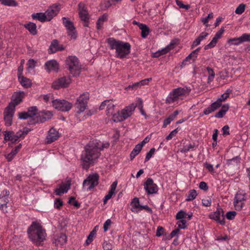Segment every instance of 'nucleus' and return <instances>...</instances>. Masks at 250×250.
I'll use <instances>...</instances> for the list:
<instances>
[{
    "mask_svg": "<svg viewBox=\"0 0 250 250\" xmlns=\"http://www.w3.org/2000/svg\"><path fill=\"white\" fill-rule=\"evenodd\" d=\"M17 153V152H16V150L13 149L10 153L5 155L6 158L7 159V161L9 162L11 161L14 156Z\"/></svg>",
    "mask_w": 250,
    "mask_h": 250,
    "instance_id": "nucleus-56",
    "label": "nucleus"
},
{
    "mask_svg": "<svg viewBox=\"0 0 250 250\" xmlns=\"http://www.w3.org/2000/svg\"><path fill=\"white\" fill-rule=\"evenodd\" d=\"M53 106L59 110L66 112L71 109L72 104L64 100L57 99L53 101Z\"/></svg>",
    "mask_w": 250,
    "mask_h": 250,
    "instance_id": "nucleus-10",
    "label": "nucleus"
},
{
    "mask_svg": "<svg viewBox=\"0 0 250 250\" xmlns=\"http://www.w3.org/2000/svg\"><path fill=\"white\" fill-rule=\"evenodd\" d=\"M190 90V87L187 86L175 88L173 89L167 98L166 103L170 104L177 102L181 96L188 95Z\"/></svg>",
    "mask_w": 250,
    "mask_h": 250,
    "instance_id": "nucleus-4",
    "label": "nucleus"
},
{
    "mask_svg": "<svg viewBox=\"0 0 250 250\" xmlns=\"http://www.w3.org/2000/svg\"><path fill=\"white\" fill-rule=\"evenodd\" d=\"M140 85L139 84V83L138 82L135 83L132 85H128L126 89L127 90H135L137 89L139 87H140Z\"/></svg>",
    "mask_w": 250,
    "mask_h": 250,
    "instance_id": "nucleus-62",
    "label": "nucleus"
},
{
    "mask_svg": "<svg viewBox=\"0 0 250 250\" xmlns=\"http://www.w3.org/2000/svg\"><path fill=\"white\" fill-rule=\"evenodd\" d=\"M114 107L115 105L111 103H109L107 104V114L108 116H112L113 117L114 115L117 114V113H114Z\"/></svg>",
    "mask_w": 250,
    "mask_h": 250,
    "instance_id": "nucleus-41",
    "label": "nucleus"
},
{
    "mask_svg": "<svg viewBox=\"0 0 250 250\" xmlns=\"http://www.w3.org/2000/svg\"><path fill=\"white\" fill-rule=\"evenodd\" d=\"M30 130L27 128H23L22 130L18 131L16 134H15L13 131H4V141H11L12 143L16 142L19 138H23L26 135Z\"/></svg>",
    "mask_w": 250,
    "mask_h": 250,
    "instance_id": "nucleus-8",
    "label": "nucleus"
},
{
    "mask_svg": "<svg viewBox=\"0 0 250 250\" xmlns=\"http://www.w3.org/2000/svg\"><path fill=\"white\" fill-rule=\"evenodd\" d=\"M99 176L95 173L90 175L83 182V188L87 191L91 190L98 184Z\"/></svg>",
    "mask_w": 250,
    "mask_h": 250,
    "instance_id": "nucleus-9",
    "label": "nucleus"
},
{
    "mask_svg": "<svg viewBox=\"0 0 250 250\" xmlns=\"http://www.w3.org/2000/svg\"><path fill=\"white\" fill-rule=\"evenodd\" d=\"M107 16L105 14H104L99 18L97 22V28L98 29H101L104 22L107 20Z\"/></svg>",
    "mask_w": 250,
    "mask_h": 250,
    "instance_id": "nucleus-40",
    "label": "nucleus"
},
{
    "mask_svg": "<svg viewBox=\"0 0 250 250\" xmlns=\"http://www.w3.org/2000/svg\"><path fill=\"white\" fill-rule=\"evenodd\" d=\"M96 234V231L95 229L92 231H91L90 234L88 235L85 241L86 245H89L93 241V238L95 236Z\"/></svg>",
    "mask_w": 250,
    "mask_h": 250,
    "instance_id": "nucleus-46",
    "label": "nucleus"
},
{
    "mask_svg": "<svg viewBox=\"0 0 250 250\" xmlns=\"http://www.w3.org/2000/svg\"><path fill=\"white\" fill-rule=\"evenodd\" d=\"M234 200L244 202L246 200L245 192L243 190H239L235 195Z\"/></svg>",
    "mask_w": 250,
    "mask_h": 250,
    "instance_id": "nucleus-36",
    "label": "nucleus"
},
{
    "mask_svg": "<svg viewBox=\"0 0 250 250\" xmlns=\"http://www.w3.org/2000/svg\"><path fill=\"white\" fill-rule=\"evenodd\" d=\"M79 14L81 19L84 22L89 20L88 13L86 5L83 2L78 4Z\"/></svg>",
    "mask_w": 250,
    "mask_h": 250,
    "instance_id": "nucleus-18",
    "label": "nucleus"
},
{
    "mask_svg": "<svg viewBox=\"0 0 250 250\" xmlns=\"http://www.w3.org/2000/svg\"><path fill=\"white\" fill-rule=\"evenodd\" d=\"M228 43L231 45H237L241 43L240 37L230 39L228 40Z\"/></svg>",
    "mask_w": 250,
    "mask_h": 250,
    "instance_id": "nucleus-48",
    "label": "nucleus"
},
{
    "mask_svg": "<svg viewBox=\"0 0 250 250\" xmlns=\"http://www.w3.org/2000/svg\"><path fill=\"white\" fill-rule=\"evenodd\" d=\"M187 221L184 219L179 220L177 222V225L179 229H184L187 228Z\"/></svg>",
    "mask_w": 250,
    "mask_h": 250,
    "instance_id": "nucleus-57",
    "label": "nucleus"
},
{
    "mask_svg": "<svg viewBox=\"0 0 250 250\" xmlns=\"http://www.w3.org/2000/svg\"><path fill=\"white\" fill-rule=\"evenodd\" d=\"M53 114L52 112L48 110H42L38 113L36 116L37 123H44L51 119Z\"/></svg>",
    "mask_w": 250,
    "mask_h": 250,
    "instance_id": "nucleus-12",
    "label": "nucleus"
},
{
    "mask_svg": "<svg viewBox=\"0 0 250 250\" xmlns=\"http://www.w3.org/2000/svg\"><path fill=\"white\" fill-rule=\"evenodd\" d=\"M137 104H132L125 107L121 112H118L117 114L113 115V121L119 122L125 120L132 114Z\"/></svg>",
    "mask_w": 250,
    "mask_h": 250,
    "instance_id": "nucleus-7",
    "label": "nucleus"
},
{
    "mask_svg": "<svg viewBox=\"0 0 250 250\" xmlns=\"http://www.w3.org/2000/svg\"><path fill=\"white\" fill-rule=\"evenodd\" d=\"M1 4L11 7L18 6V3L15 0H0Z\"/></svg>",
    "mask_w": 250,
    "mask_h": 250,
    "instance_id": "nucleus-37",
    "label": "nucleus"
},
{
    "mask_svg": "<svg viewBox=\"0 0 250 250\" xmlns=\"http://www.w3.org/2000/svg\"><path fill=\"white\" fill-rule=\"evenodd\" d=\"M245 9V5L244 4L241 3L239 5V6L236 8L235 12L237 14H242Z\"/></svg>",
    "mask_w": 250,
    "mask_h": 250,
    "instance_id": "nucleus-52",
    "label": "nucleus"
},
{
    "mask_svg": "<svg viewBox=\"0 0 250 250\" xmlns=\"http://www.w3.org/2000/svg\"><path fill=\"white\" fill-rule=\"evenodd\" d=\"M179 112L178 110H175L173 113L170 115L168 117L166 118L163 123V127H166L168 125H169L178 115Z\"/></svg>",
    "mask_w": 250,
    "mask_h": 250,
    "instance_id": "nucleus-30",
    "label": "nucleus"
},
{
    "mask_svg": "<svg viewBox=\"0 0 250 250\" xmlns=\"http://www.w3.org/2000/svg\"><path fill=\"white\" fill-rule=\"evenodd\" d=\"M195 146L194 144H190L188 145V146H184L182 148V149L181 150V151L182 152L186 153V152L189 151L190 149L193 148L195 147Z\"/></svg>",
    "mask_w": 250,
    "mask_h": 250,
    "instance_id": "nucleus-55",
    "label": "nucleus"
},
{
    "mask_svg": "<svg viewBox=\"0 0 250 250\" xmlns=\"http://www.w3.org/2000/svg\"><path fill=\"white\" fill-rule=\"evenodd\" d=\"M103 248L104 250H111L112 249V245L107 241H104L103 244Z\"/></svg>",
    "mask_w": 250,
    "mask_h": 250,
    "instance_id": "nucleus-60",
    "label": "nucleus"
},
{
    "mask_svg": "<svg viewBox=\"0 0 250 250\" xmlns=\"http://www.w3.org/2000/svg\"><path fill=\"white\" fill-rule=\"evenodd\" d=\"M64 49V48L62 45H60L59 42L57 40H54L50 45L49 48V53H54L58 51H62Z\"/></svg>",
    "mask_w": 250,
    "mask_h": 250,
    "instance_id": "nucleus-24",
    "label": "nucleus"
},
{
    "mask_svg": "<svg viewBox=\"0 0 250 250\" xmlns=\"http://www.w3.org/2000/svg\"><path fill=\"white\" fill-rule=\"evenodd\" d=\"M60 137V134L58 131L52 127L49 129L48 134L46 138V141L47 144H51L57 140Z\"/></svg>",
    "mask_w": 250,
    "mask_h": 250,
    "instance_id": "nucleus-19",
    "label": "nucleus"
},
{
    "mask_svg": "<svg viewBox=\"0 0 250 250\" xmlns=\"http://www.w3.org/2000/svg\"><path fill=\"white\" fill-rule=\"evenodd\" d=\"M137 106H138L139 109L140 110L141 114L146 118V114L145 111L143 109V101L141 99H139L138 100V104H137Z\"/></svg>",
    "mask_w": 250,
    "mask_h": 250,
    "instance_id": "nucleus-51",
    "label": "nucleus"
},
{
    "mask_svg": "<svg viewBox=\"0 0 250 250\" xmlns=\"http://www.w3.org/2000/svg\"><path fill=\"white\" fill-rule=\"evenodd\" d=\"M89 99V94L84 92L78 97L74 104L76 112L77 114L83 112L87 107L88 101Z\"/></svg>",
    "mask_w": 250,
    "mask_h": 250,
    "instance_id": "nucleus-6",
    "label": "nucleus"
},
{
    "mask_svg": "<svg viewBox=\"0 0 250 250\" xmlns=\"http://www.w3.org/2000/svg\"><path fill=\"white\" fill-rule=\"evenodd\" d=\"M67 241V237L65 234L61 233L59 235L57 236L55 238L53 243L57 246H62L65 244Z\"/></svg>",
    "mask_w": 250,
    "mask_h": 250,
    "instance_id": "nucleus-25",
    "label": "nucleus"
},
{
    "mask_svg": "<svg viewBox=\"0 0 250 250\" xmlns=\"http://www.w3.org/2000/svg\"><path fill=\"white\" fill-rule=\"evenodd\" d=\"M173 43L171 42L168 45L161 50H158L154 54V57H159L161 55L166 54L173 48Z\"/></svg>",
    "mask_w": 250,
    "mask_h": 250,
    "instance_id": "nucleus-28",
    "label": "nucleus"
},
{
    "mask_svg": "<svg viewBox=\"0 0 250 250\" xmlns=\"http://www.w3.org/2000/svg\"><path fill=\"white\" fill-rule=\"evenodd\" d=\"M24 93L23 92H19L15 93L12 97V101L9 103L8 106L12 107L14 106V109H15L16 105H18L22 101Z\"/></svg>",
    "mask_w": 250,
    "mask_h": 250,
    "instance_id": "nucleus-17",
    "label": "nucleus"
},
{
    "mask_svg": "<svg viewBox=\"0 0 250 250\" xmlns=\"http://www.w3.org/2000/svg\"><path fill=\"white\" fill-rule=\"evenodd\" d=\"M142 146H141L139 144L136 145L133 150L130 153V158L133 159L137 155L142 149Z\"/></svg>",
    "mask_w": 250,
    "mask_h": 250,
    "instance_id": "nucleus-38",
    "label": "nucleus"
},
{
    "mask_svg": "<svg viewBox=\"0 0 250 250\" xmlns=\"http://www.w3.org/2000/svg\"><path fill=\"white\" fill-rule=\"evenodd\" d=\"M71 83L69 77H63L54 81L52 83V87L58 89L61 87H66Z\"/></svg>",
    "mask_w": 250,
    "mask_h": 250,
    "instance_id": "nucleus-13",
    "label": "nucleus"
},
{
    "mask_svg": "<svg viewBox=\"0 0 250 250\" xmlns=\"http://www.w3.org/2000/svg\"><path fill=\"white\" fill-rule=\"evenodd\" d=\"M62 20L63 21V25L66 28L67 31L75 29V27L73 24V23L71 21L65 17H63Z\"/></svg>",
    "mask_w": 250,
    "mask_h": 250,
    "instance_id": "nucleus-34",
    "label": "nucleus"
},
{
    "mask_svg": "<svg viewBox=\"0 0 250 250\" xmlns=\"http://www.w3.org/2000/svg\"><path fill=\"white\" fill-rule=\"evenodd\" d=\"M107 42L110 49L116 50L117 58L123 59L130 53L131 46L128 42L116 40L114 38H108Z\"/></svg>",
    "mask_w": 250,
    "mask_h": 250,
    "instance_id": "nucleus-3",
    "label": "nucleus"
},
{
    "mask_svg": "<svg viewBox=\"0 0 250 250\" xmlns=\"http://www.w3.org/2000/svg\"><path fill=\"white\" fill-rule=\"evenodd\" d=\"M131 205L132 206L131 210L132 211H135V209L139 208L141 205L139 204V199L137 197L133 198L131 203Z\"/></svg>",
    "mask_w": 250,
    "mask_h": 250,
    "instance_id": "nucleus-43",
    "label": "nucleus"
},
{
    "mask_svg": "<svg viewBox=\"0 0 250 250\" xmlns=\"http://www.w3.org/2000/svg\"><path fill=\"white\" fill-rule=\"evenodd\" d=\"M45 69L48 72H57L59 69V65L58 62L54 60L47 61L45 63Z\"/></svg>",
    "mask_w": 250,
    "mask_h": 250,
    "instance_id": "nucleus-21",
    "label": "nucleus"
},
{
    "mask_svg": "<svg viewBox=\"0 0 250 250\" xmlns=\"http://www.w3.org/2000/svg\"><path fill=\"white\" fill-rule=\"evenodd\" d=\"M221 106V104L217 101L211 104L208 107L205 108L204 110V113L205 115H208L209 114L214 112L219 107Z\"/></svg>",
    "mask_w": 250,
    "mask_h": 250,
    "instance_id": "nucleus-26",
    "label": "nucleus"
},
{
    "mask_svg": "<svg viewBox=\"0 0 250 250\" xmlns=\"http://www.w3.org/2000/svg\"><path fill=\"white\" fill-rule=\"evenodd\" d=\"M176 2L177 3V5L181 8H184L185 9H188L190 8V6L188 4L185 5L183 3L182 1L179 0H176Z\"/></svg>",
    "mask_w": 250,
    "mask_h": 250,
    "instance_id": "nucleus-63",
    "label": "nucleus"
},
{
    "mask_svg": "<svg viewBox=\"0 0 250 250\" xmlns=\"http://www.w3.org/2000/svg\"><path fill=\"white\" fill-rule=\"evenodd\" d=\"M231 92V90L230 89H227L226 92L222 94L221 97L217 100V101L222 104V102L225 101L228 98L229 94H230Z\"/></svg>",
    "mask_w": 250,
    "mask_h": 250,
    "instance_id": "nucleus-42",
    "label": "nucleus"
},
{
    "mask_svg": "<svg viewBox=\"0 0 250 250\" xmlns=\"http://www.w3.org/2000/svg\"><path fill=\"white\" fill-rule=\"evenodd\" d=\"M241 43L246 42H250V34H243L240 37Z\"/></svg>",
    "mask_w": 250,
    "mask_h": 250,
    "instance_id": "nucleus-54",
    "label": "nucleus"
},
{
    "mask_svg": "<svg viewBox=\"0 0 250 250\" xmlns=\"http://www.w3.org/2000/svg\"><path fill=\"white\" fill-rule=\"evenodd\" d=\"M27 233L30 240L37 245H40L46 236L45 230L37 221L32 223L27 229Z\"/></svg>",
    "mask_w": 250,
    "mask_h": 250,
    "instance_id": "nucleus-2",
    "label": "nucleus"
},
{
    "mask_svg": "<svg viewBox=\"0 0 250 250\" xmlns=\"http://www.w3.org/2000/svg\"><path fill=\"white\" fill-rule=\"evenodd\" d=\"M71 184L69 182L62 183L58 185L54 191L56 195H61L64 193H66L70 188Z\"/></svg>",
    "mask_w": 250,
    "mask_h": 250,
    "instance_id": "nucleus-23",
    "label": "nucleus"
},
{
    "mask_svg": "<svg viewBox=\"0 0 250 250\" xmlns=\"http://www.w3.org/2000/svg\"><path fill=\"white\" fill-rule=\"evenodd\" d=\"M24 27L28 30L31 34L35 35L37 34V26L35 23L29 22L24 24Z\"/></svg>",
    "mask_w": 250,
    "mask_h": 250,
    "instance_id": "nucleus-29",
    "label": "nucleus"
},
{
    "mask_svg": "<svg viewBox=\"0 0 250 250\" xmlns=\"http://www.w3.org/2000/svg\"><path fill=\"white\" fill-rule=\"evenodd\" d=\"M236 212L235 211H230L227 213L226 216V218L229 220H232L234 218Z\"/></svg>",
    "mask_w": 250,
    "mask_h": 250,
    "instance_id": "nucleus-58",
    "label": "nucleus"
},
{
    "mask_svg": "<svg viewBox=\"0 0 250 250\" xmlns=\"http://www.w3.org/2000/svg\"><path fill=\"white\" fill-rule=\"evenodd\" d=\"M209 218L221 225H224L225 223L224 212L221 208H218L215 212L210 214Z\"/></svg>",
    "mask_w": 250,
    "mask_h": 250,
    "instance_id": "nucleus-15",
    "label": "nucleus"
},
{
    "mask_svg": "<svg viewBox=\"0 0 250 250\" xmlns=\"http://www.w3.org/2000/svg\"><path fill=\"white\" fill-rule=\"evenodd\" d=\"M31 17L33 20H37L42 22L47 21L44 13H34L32 14Z\"/></svg>",
    "mask_w": 250,
    "mask_h": 250,
    "instance_id": "nucleus-32",
    "label": "nucleus"
},
{
    "mask_svg": "<svg viewBox=\"0 0 250 250\" xmlns=\"http://www.w3.org/2000/svg\"><path fill=\"white\" fill-rule=\"evenodd\" d=\"M244 205V202L241 201H238L234 200V206L236 210H240L242 209L243 206Z\"/></svg>",
    "mask_w": 250,
    "mask_h": 250,
    "instance_id": "nucleus-49",
    "label": "nucleus"
},
{
    "mask_svg": "<svg viewBox=\"0 0 250 250\" xmlns=\"http://www.w3.org/2000/svg\"><path fill=\"white\" fill-rule=\"evenodd\" d=\"M109 146L108 142L103 143L98 140L90 141L85 146L84 151L81 155V159L83 161V167L88 169L90 165L93 164L100 157V151Z\"/></svg>",
    "mask_w": 250,
    "mask_h": 250,
    "instance_id": "nucleus-1",
    "label": "nucleus"
},
{
    "mask_svg": "<svg viewBox=\"0 0 250 250\" xmlns=\"http://www.w3.org/2000/svg\"><path fill=\"white\" fill-rule=\"evenodd\" d=\"M207 70L208 74V83H210L213 81V80L214 78L215 73H214V71L213 70V69L209 67H208L207 68Z\"/></svg>",
    "mask_w": 250,
    "mask_h": 250,
    "instance_id": "nucleus-44",
    "label": "nucleus"
},
{
    "mask_svg": "<svg viewBox=\"0 0 250 250\" xmlns=\"http://www.w3.org/2000/svg\"><path fill=\"white\" fill-rule=\"evenodd\" d=\"M197 195L196 191L194 189L190 190L186 199L187 201H192L194 199Z\"/></svg>",
    "mask_w": 250,
    "mask_h": 250,
    "instance_id": "nucleus-47",
    "label": "nucleus"
},
{
    "mask_svg": "<svg viewBox=\"0 0 250 250\" xmlns=\"http://www.w3.org/2000/svg\"><path fill=\"white\" fill-rule=\"evenodd\" d=\"M20 83L23 87L28 88L31 85V82L29 79H27L23 76H19V77Z\"/></svg>",
    "mask_w": 250,
    "mask_h": 250,
    "instance_id": "nucleus-39",
    "label": "nucleus"
},
{
    "mask_svg": "<svg viewBox=\"0 0 250 250\" xmlns=\"http://www.w3.org/2000/svg\"><path fill=\"white\" fill-rule=\"evenodd\" d=\"M145 189L148 194L156 193L158 191L157 185L154 183L153 181L151 178H148L145 185Z\"/></svg>",
    "mask_w": 250,
    "mask_h": 250,
    "instance_id": "nucleus-16",
    "label": "nucleus"
},
{
    "mask_svg": "<svg viewBox=\"0 0 250 250\" xmlns=\"http://www.w3.org/2000/svg\"><path fill=\"white\" fill-rule=\"evenodd\" d=\"M187 213L186 212L181 210L179 211L176 214V219H183V218L186 217Z\"/></svg>",
    "mask_w": 250,
    "mask_h": 250,
    "instance_id": "nucleus-61",
    "label": "nucleus"
},
{
    "mask_svg": "<svg viewBox=\"0 0 250 250\" xmlns=\"http://www.w3.org/2000/svg\"><path fill=\"white\" fill-rule=\"evenodd\" d=\"M202 204L205 207H209L211 205V200L209 198L203 199L202 200Z\"/></svg>",
    "mask_w": 250,
    "mask_h": 250,
    "instance_id": "nucleus-64",
    "label": "nucleus"
},
{
    "mask_svg": "<svg viewBox=\"0 0 250 250\" xmlns=\"http://www.w3.org/2000/svg\"><path fill=\"white\" fill-rule=\"evenodd\" d=\"M27 113L30 118H33L38 114V109L36 106H32L29 108Z\"/></svg>",
    "mask_w": 250,
    "mask_h": 250,
    "instance_id": "nucleus-45",
    "label": "nucleus"
},
{
    "mask_svg": "<svg viewBox=\"0 0 250 250\" xmlns=\"http://www.w3.org/2000/svg\"><path fill=\"white\" fill-rule=\"evenodd\" d=\"M224 32V28H221L219 31H218L215 35L214 37L212 39V41L207 45L205 46V49L207 50L209 48H211L214 47L218 41V40L220 39L222 34Z\"/></svg>",
    "mask_w": 250,
    "mask_h": 250,
    "instance_id": "nucleus-20",
    "label": "nucleus"
},
{
    "mask_svg": "<svg viewBox=\"0 0 250 250\" xmlns=\"http://www.w3.org/2000/svg\"><path fill=\"white\" fill-rule=\"evenodd\" d=\"M240 163V158L238 156L234 157L231 159L228 160L227 164L228 165H238Z\"/></svg>",
    "mask_w": 250,
    "mask_h": 250,
    "instance_id": "nucleus-50",
    "label": "nucleus"
},
{
    "mask_svg": "<svg viewBox=\"0 0 250 250\" xmlns=\"http://www.w3.org/2000/svg\"><path fill=\"white\" fill-rule=\"evenodd\" d=\"M67 35L71 39L75 40L77 37V34L76 29L67 31Z\"/></svg>",
    "mask_w": 250,
    "mask_h": 250,
    "instance_id": "nucleus-53",
    "label": "nucleus"
},
{
    "mask_svg": "<svg viewBox=\"0 0 250 250\" xmlns=\"http://www.w3.org/2000/svg\"><path fill=\"white\" fill-rule=\"evenodd\" d=\"M10 106H7L4 111V120L5 125L10 126L12 124L13 117L14 115L15 109H14V106L10 107Z\"/></svg>",
    "mask_w": 250,
    "mask_h": 250,
    "instance_id": "nucleus-11",
    "label": "nucleus"
},
{
    "mask_svg": "<svg viewBox=\"0 0 250 250\" xmlns=\"http://www.w3.org/2000/svg\"><path fill=\"white\" fill-rule=\"evenodd\" d=\"M65 65L73 76L77 77L80 75L81 66L78 59L76 56H68L65 60Z\"/></svg>",
    "mask_w": 250,
    "mask_h": 250,
    "instance_id": "nucleus-5",
    "label": "nucleus"
},
{
    "mask_svg": "<svg viewBox=\"0 0 250 250\" xmlns=\"http://www.w3.org/2000/svg\"><path fill=\"white\" fill-rule=\"evenodd\" d=\"M155 151V149L154 148H152L150 149L149 152H148L146 155V158H145V161H148L150 158L152 157V156L154 154V152Z\"/></svg>",
    "mask_w": 250,
    "mask_h": 250,
    "instance_id": "nucleus-59",
    "label": "nucleus"
},
{
    "mask_svg": "<svg viewBox=\"0 0 250 250\" xmlns=\"http://www.w3.org/2000/svg\"><path fill=\"white\" fill-rule=\"evenodd\" d=\"M139 28L141 30V36L143 38H146L150 32L148 26L146 24H139Z\"/></svg>",
    "mask_w": 250,
    "mask_h": 250,
    "instance_id": "nucleus-33",
    "label": "nucleus"
},
{
    "mask_svg": "<svg viewBox=\"0 0 250 250\" xmlns=\"http://www.w3.org/2000/svg\"><path fill=\"white\" fill-rule=\"evenodd\" d=\"M229 109V104H225L223 105L221 109L217 113H216L215 115V117L217 118H222L223 117L224 115L226 113V112L228 111V110Z\"/></svg>",
    "mask_w": 250,
    "mask_h": 250,
    "instance_id": "nucleus-31",
    "label": "nucleus"
},
{
    "mask_svg": "<svg viewBox=\"0 0 250 250\" xmlns=\"http://www.w3.org/2000/svg\"><path fill=\"white\" fill-rule=\"evenodd\" d=\"M117 181H115L112 184V185L110 186V190H109L107 194L104 197V203H105L107 200H108L112 197L113 194H115V191L117 187Z\"/></svg>",
    "mask_w": 250,
    "mask_h": 250,
    "instance_id": "nucleus-27",
    "label": "nucleus"
},
{
    "mask_svg": "<svg viewBox=\"0 0 250 250\" xmlns=\"http://www.w3.org/2000/svg\"><path fill=\"white\" fill-rule=\"evenodd\" d=\"M60 4H54L50 6L44 13L46 17V21H50L59 13L60 8Z\"/></svg>",
    "mask_w": 250,
    "mask_h": 250,
    "instance_id": "nucleus-14",
    "label": "nucleus"
},
{
    "mask_svg": "<svg viewBox=\"0 0 250 250\" xmlns=\"http://www.w3.org/2000/svg\"><path fill=\"white\" fill-rule=\"evenodd\" d=\"M200 50V47H198L195 50L193 51L184 60L183 63H185L187 61H189L190 59L194 60L197 58L198 53Z\"/></svg>",
    "mask_w": 250,
    "mask_h": 250,
    "instance_id": "nucleus-35",
    "label": "nucleus"
},
{
    "mask_svg": "<svg viewBox=\"0 0 250 250\" xmlns=\"http://www.w3.org/2000/svg\"><path fill=\"white\" fill-rule=\"evenodd\" d=\"M9 191L6 189L3 190L0 194V208L3 209L4 207L7 208V204L9 202L8 196Z\"/></svg>",
    "mask_w": 250,
    "mask_h": 250,
    "instance_id": "nucleus-22",
    "label": "nucleus"
}]
</instances>
